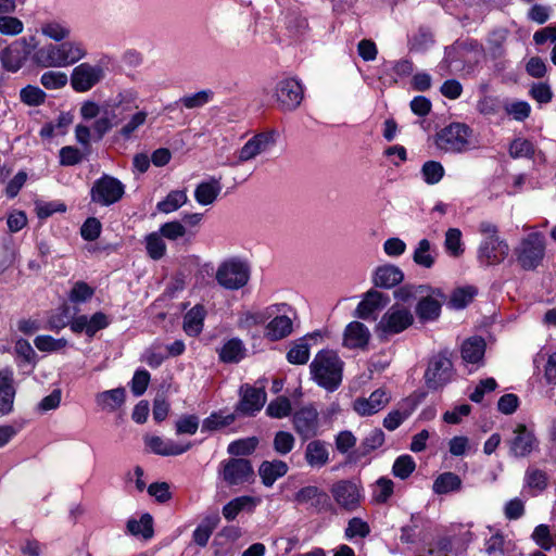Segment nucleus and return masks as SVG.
I'll return each mask as SVG.
<instances>
[{
	"instance_id": "nucleus-18",
	"label": "nucleus",
	"mask_w": 556,
	"mask_h": 556,
	"mask_svg": "<svg viewBox=\"0 0 556 556\" xmlns=\"http://www.w3.org/2000/svg\"><path fill=\"white\" fill-rule=\"evenodd\" d=\"M390 401V396L383 389H377L367 399L355 400L353 406L357 414L370 416L382 409Z\"/></svg>"
},
{
	"instance_id": "nucleus-42",
	"label": "nucleus",
	"mask_w": 556,
	"mask_h": 556,
	"mask_svg": "<svg viewBox=\"0 0 556 556\" xmlns=\"http://www.w3.org/2000/svg\"><path fill=\"white\" fill-rule=\"evenodd\" d=\"M214 92L211 89L200 90L198 92L181 97L176 103L184 108L192 110L199 109L213 100Z\"/></svg>"
},
{
	"instance_id": "nucleus-14",
	"label": "nucleus",
	"mask_w": 556,
	"mask_h": 556,
	"mask_svg": "<svg viewBox=\"0 0 556 556\" xmlns=\"http://www.w3.org/2000/svg\"><path fill=\"white\" fill-rule=\"evenodd\" d=\"M110 325V318L102 312H97L91 316L79 315L72 319L70 327L75 333H86L92 338L98 331Z\"/></svg>"
},
{
	"instance_id": "nucleus-25",
	"label": "nucleus",
	"mask_w": 556,
	"mask_h": 556,
	"mask_svg": "<svg viewBox=\"0 0 556 556\" xmlns=\"http://www.w3.org/2000/svg\"><path fill=\"white\" fill-rule=\"evenodd\" d=\"M370 338V332L368 328L359 323L352 321L350 323L344 331V345L351 349L364 348Z\"/></svg>"
},
{
	"instance_id": "nucleus-58",
	"label": "nucleus",
	"mask_w": 556,
	"mask_h": 556,
	"mask_svg": "<svg viewBox=\"0 0 556 556\" xmlns=\"http://www.w3.org/2000/svg\"><path fill=\"white\" fill-rule=\"evenodd\" d=\"M34 343L39 351L53 352L65 348L67 341L65 339H54L51 336H38Z\"/></svg>"
},
{
	"instance_id": "nucleus-59",
	"label": "nucleus",
	"mask_w": 556,
	"mask_h": 556,
	"mask_svg": "<svg viewBox=\"0 0 556 556\" xmlns=\"http://www.w3.org/2000/svg\"><path fill=\"white\" fill-rule=\"evenodd\" d=\"M93 293V289L86 282L77 281L70 292V300L76 304L85 303L92 298Z\"/></svg>"
},
{
	"instance_id": "nucleus-60",
	"label": "nucleus",
	"mask_w": 556,
	"mask_h": 556,
	"mask_svg": "<svg viewBox=\"0 0 556 556\" xmlns=\"http://www.w3.org/2000/svg\"><path fill=\"white\" fill-rule=\"evenodd\" d=\"M294 446V437L287 431H279L274 439L275 451L281 455H286L292 451Z\"/></svg>"
},
{
	"instance_id": "nucleus-24",
	"label": "nucleus",
	"mask_w": 556,
	"mask_h": 556,
	"mask_svg": "<svg viewBox=\"0 0 556 556\" xmlns=\"http://www.w3.org/2000/svg\"><path fill=\"white\" fill-rule=\"evenodd\" d=\"M294 500L300 505L313 508L316 511L326 509L329 506V496L318 489H300Z\"/></svg>"
},
{
	"instance_id": "nucleus-29",
	"label": "nucleus",
	"mask_w": 556,
	"mask_h": 556,
	"mask_svg": "<svg viewBox=\"0 0 556 556\" xmlns=\"http://www.w3.org/2000/svg\"><path fill=\"white\" fill-rule=\"evenodd\" d=\"M220 191V182L212 178L198 185L194 190V198L200 205H210L216 200Z\"/></svg>"
},
{
	"instance_id": "nucleus-4",
	"label": "nucleus",
	"mask_w": 556,
	"mask_h": 556,
	"mask_svg": "<svg viewBox=\"0 0 556 556\" xmlns=\"http://www.w3.org/2000/svg\"><path fill=\"white\" fill-rule=\"evenodd\" d=\"M479 231L483 236L477 253L480 264L489 267L503 263L509 254V245L498 236L497 226L484 220L480 223Z\"/></svg>"
},
{
	"instance_id": "nucleus-43",
	"label": "nucleus",
	"mask_w": 556,
	"mask_h": 556,
	"mask_svg": "<svg viewBox=\"0 0 556 556\" xmlns=\"http://www.w3.org/2000/svg\"><path fill=\"white\" fill-rule=\"evenodd\" d=\"M333 497L346 510L355 509L361 500L357 489H333Z\"/></svg>"
},
{
	"instance_id": "nucleus-55",
	"label": "nucleus",
	"mask_w": 556,
	"mask_h": 556,
	"mask_svg": "<svg viewBox=\"0 0 556 556\" xmlns=\"http://www.w3.org/2000/svg\"><path fill=\"white\" fill-rule=\"evenodd\" d=\"M23 22L14 16L1 15L0 16V34L5 36H16L23 33Z\"/></svg>"
},
{
	"instance_id": "nucleus-20",
	"label": "nucleus",
	"mask_w": 556,
	"mask_h": 556,
	"mask_svg": "<svg viewBox=\"0 0 556 556\" xmlns=\"http://www.w3.org/2000/svg\"><path fill=\"white\" fill-rule=\"evenodd\" d=\"M15 389L13 387V371L9 368L0 369V415H8L13 409Z\"/></svg>"
},
{
	"instance_id": "nucleus-23",
	"label": "nucleus",
	"mask_w": 556,
	"mask_h": 556,
	"mask_svg": "<svg viewBox=\"0 0 556 556\" xmlns=\"http://www.w3.org/2000/svg\"><path fill=\"white\" fill-rule=\"evenodd\" d=\"M98 407L106 413H113L119 409L126 401V390L123 387L99 392L96 395Z\"/></svg>"
},
{
	"instance_id": "nucleus-17",
	"label": "nucleus",
	"mask_w": 556,
	"mask_h": 556,
	"mask_svg": "<svg viewBox=\"0 0 556 556\" xmlns=\"http://www.w3.org/2000/svg\"><path fill=\"white\" fill-rule=\"evenodd\" d=\"M146 445L151 452L162 456H176L187 452L191 444H179L170 439H165L157 435L146 438Z\"/></svg>"
},
{
	"instance_id": "nucleus-21",
	"label": "nucleus",
	"mask_w": 556,
	"mask_h": 556,
	"mask_svg": "<svg viewBox=\"0 0 556 556\" xmlns=\"http://www.w3.org/2000/svg\"><path fill=\"white\" fill-rule=\"evenodd\" d=\"M276 143L274 131L260 132L245 142V161L270 151Z\"/></svg>"
},
{
	"instance_id": "nucleus-33",
	"label": "nucleus",
	"mask_w": 556,
	"mask_h": 556,
	"mask_svg": "<svg viewBox=\"0 0 556 556\" xmlns=\"http://www.w3.org/2000/svg\"><path fill=\"white\" fill-rule=\"evenodd\" d=\"M288 466L282 460L264 462L260 467V476L265 485H271L278 478L285 476Z\"/></svg>"
},
{
	"instance_id": "nucleus-54",
	"label": "nucleus",
	"mask_w": 556,
	"mask_h": 556,
	"mask_svg": "<svg viewBox=\"0 0 556 556\" xmlns=\"http://www.w3.org/2000/svg\"><path fill=\"white\" fill-rule=\"evenodd\" d=\"M477 290L473 287L457 288L451 295V304L455 308H464L467 306L476 295Z\"/></svg>"
},
{
	"instance_id": "nucleus-34",
	"label": "nucleus",
	"mask_w": 556,
	"mask_h": 556,
	"mask_svg": "<svg viewBox=\"0 0 556 556\" xmlns=\"http://www.w3.org/2000/svg\"><path fill=\"white\" fill-rule=\"evenodd\" d=\"M329 458L327 446L321 441H312L307 444L305 451V459L312 467L324 466Z\"/></svg>"
},
{
	"instance_id": "nucleus-13",
	"label": "nucleus",
	"mask_w": 556,
	"mask_h": 556,
	"mask_svg": "<svg viewBox=\"0 0 556 556\" xmlns=\"http://www.w3.org/2000/svg\"><path fill=\"white\" fill-rule=\"evenodd\" d=\"M318 426V412L312 405L304 406L293 414V427L303 440L315 437Z\"/></svg>"
},
{
	"instance_id": "nucleus-27",
	"label": "nucleus",
	"mask_w": 556,
	"mask_h": 556,
	"mask_svg": "<svg viewBox=\"0 0 556 556\" xmlns=\"http://www.w3.org/2000/svg\"><path fill=\"white\" fill-rule=\"evenodd\" d=\"M40 33L52 40V43H56L68 39L72 34V28L66 22L51 20L41 24Z\"/></svg>"
},
{
	"instance_id": "nucleus-19",
	"label": "nucleus",
	"mask_w": 556,
	"mask_h": 556,
	"mask_svg": "<svg viewBox=\"0 0 556 556\" xmlns=\"http://www.w3.org/2000/svg\"><path fill=\"white\" fill-rule=\"evenodd\" d=\"M389 302V299L383 293L377 290H369L364 295V299L356 307V316L362 319H369L375 312L383 308Z\"/></svg>"
},
{
	"instance_id": "nucleus-38",
	"label": "nucleus",
	"mask_w": 556,
	"mask_h": 556,
	"mask_svg": "<svg viewBox=\"0 0 556 556\" xmlns=\"http://www.w3.org/2000/svg\"><path fill=\"white\" fill-rule=\"evenodd\" d=\"M218 522V515L206 517L193 531V541L200 546H205Z\"/></svg>"
},
{
	"instance_id": "nucleus-10",
	"label": "nucleus",
	"mask_w": 556,
	"mask_h": 556,
	"mask_svg": "<svg viewBox=\"0 0 556 556\" xmlns=\"http://www.w3.org/2000/svg\"><path fill=\"white\" fill-rule=\"evenodd\" d=\"M304 90L302 84L295 78H285L277 83L275 99L279 110L294 111L302 102Z\"/></svg>"
},
{
	"instance_id": "nucleus-40",
	"label": "nucleus",
	"mask_w": 556,
	"mask_h": 556,
	"mask_svg": "<svg viewBox=\"0 0 556 556\" xmlns=\"http://www.w3.org/2000/svg\"><path fill=\"white\" fill-rule=\"evenodd\" d=\"M188 200L186 190L170 191L166 198L156 204V208L165 214L173 213L186 204Z\"/></svg>"
},
{
	"instance_id": "nucleus-50",
	"label": "nucleus",
	"mask_w": 556,
	"mask_h": 556,
	"mask_svg": "<svg viewBox=\"0 0 556 556\" xmlns=\"http://www.w3.org/2000/svg\"><path fill=\"white\" fill-rule=\"evenodd\" d=\"M242 343L239 339L227 341L219 351V358L224 363H238L241 358Z\"/></svg>"
},
{
	"instance_id": "nucleus-61",
	"label": "nucleus",
	"mask_w": 556,
	"mask_h": 556,
	"mask_svg": "<svg viewBox=\"0 0 556 556\" xmlns=\"http://www.w3.org/2000/svg\"><path fill=\"white\" fill-rule=\"evenodd\" d=\"M476 109L482 115H494L500 110V101L494 96L483 94L478 100Z\"/></svg>"
},
{
	"instance_id": "nucleus-28",
	"label": "nucleus",
	"mask_w": 556,
	"mask_h": 556,
	"mask_svg": "<svg viewBox=\"0 0 556 556\" xmlns=\"http://www.w3.org/2000/svg\"><path fill=\"white\" fill-rule=\"evenodd\" d=\"M267 336L270 341H278L287 338L293 330V323L287 315H279L266 325Z\"/></svg>"
},
{
	"instance_id": "nucleus-62",
	"label": "nucleus",
	"mask_w": 556,
	"mask_h": 556,
	"mask_svg": "<svg viewBox=\"0 0 556 556\" xmlns=\"http://www.w3.org/2000/svg\"><path fill=\"white\" fill-rule=\"evenodd\" d=\"M150 382V374L146 369L137 370L130 381V389L134 395H142Z\"/></svg>"
},
{
	"instance_id": "nucleus-2",
	"label": "nucleus",
	"mask_w": 556,
	"mask_h": 556,
	"mask_svg": "<svg viewBox=\"0 0 556 556\" xmlns=\"http://www.w3.org/2000/svg\"><path fill=\"white\" fill-rule=\"evenodd\" d=\"M87 48L80 40L65 39L48 42L31 54V63L40 68H60L72 66L87 56Z\"/></svg>"
},
{
	"instance_id": "nucleus-32",
	"label": "nucleus",
	"mask_w": 556,
	"mask_h": 556,
	"mask_svg": "<svg viewBox=\"0 0 556 556\" xmlns=\"http://www.w3.org/2000/svg\"><path fill=\"white\" fill-rule=\"evenodd\" d=\"M419 300L416 314L421 321L434 320L439 317L441 312V302L430 295H421Z\"/></svg>"
},
{
	"instance_id": "nucleus-8",
	"label": "nucleus",
	"mask_w": 556,
	"mask_h": 556,
	"mask_svg": "<svg viewBox=\"0 0 556 556\" xmlns=\"http://www.w3.org/2000/svg\"><path fill=\"white\" fill-rule=\"evenodd\" d=\"M414 321L412 312L399 304L388 308L377 324L376 331L381 338H388L406 330Z\"/></svg>"
},
{
	"instance_id": "nucleus-7",
	"label": "nucleus",
	"mask_w": 556,
	"mask_h": 556,
	"mask_svg": "<svg viewBox=\"0 0 556 556\" xmlns=\"http://www.w3.org/2000/svg\"><path fill=\"white\" fill-rule=\"evenodd\" d=\"M545 239L542 233H529L515 249L517 263L525 270L535 269L545 256Z\"/></svg>"
},
{
	"instance_id": "nucleus-11",
	"label": "nucleus",
	"mask_w": 556,
	"mask_h": 556,
	"mask_svg": "<svg viewBox=\"0 0 556 556\" xmlns=\"http://www.w3.org/2000/svg\"><path fill=\"white\" fill-rule=\"evenodd\" d=\"M453 364L446 352H441L431 357L425 372L428 388L437 390L445 386L452 378Z\"/></svg>"
},
{
	"instance_id": "nucleus-30",
	"label": "nucleus",
	"mask_w": 556,
	"mask_h": 556,
	"mask_svg": "<svg viewBox=\"0 0 556 556\" xmlns=\"http://www.w3.org/2000/svg\"><path fill=\"white\" fill-rule=\"evenodd\" d=\"M311 345L307 337L295 340L289 348L286 358L292 365H304L308 362Z\"/></svg>"
},
{
	"instance_id": "nucleus-26",
	"label": "nucleus",
	"mask_w": 556,
	"mask_h": 556,
	"mask_svg": "<svg viewBox=\"0 0 556 556\" xmlns=\"http://www.w3.org/2000/svg\"><path fill=\"white\" fill-rule=\"evenodd\" d=\"M485 352V341L481 337H471L462 344V358L468 364L482 362Z\"/></svg>"
},
{
	"instance_id": "nucleus-48",
	"label": "nucleus",
	"mask_w": 556,
	"mask_h": 556,
	"mask_svg": "<svg viewBox=\"0 0 556 556\" xmlns=\"http://www.w3.org/2000/svg\"><path fill=\"white\" fill-rule=\"evenodd\" d=\"M235 420V414L224 412L213 413L202 422V431H214L229 426Z\"/></svg>"
},
{
	"instance_id": "nucleus-36",
	"label": "nucleus",
	"mask_w": 556,
	"mask_h": 556,
	"mask_svg": "<svg viewBox=\"0 0 556 556\" xmlns=\"http://www.w3.org/2000/svg\"><path fill=\"white\" fill-rule=\"evenodd\" d=\"M220 473L224 482L233 485L243 479V459L232 458L222 465Z\"/></svg>"
},
{
	"instance_id": "nucleus-6",
	"label": "nucleus",
	"mask_w": 556,
	"mask_h": 556,
	"mask_svg": "<svg viewBox=\"0 0 556 556\" xmlns=\"http://www.w3.org/2000/svg\"><path fill=\"white\" fill-rule=\"evenodd\" d=\"M40 48L35 36L22 37L14 40L9 47L1 51L0 60L2 66L12 73H16L29 59L31 54Z\"/></svg>"
},
{
	"instance_id": "nucleus-22",
	"label": "nucleus",
	"mask_w": 556,
	"mask_h": 556,
	"mask_svg": "<svg viewBox=\"0 0 556 556\" xmlns=\"http://www.w3.org/2000/svg\"><path fill=\"white\" fill-rule=\"evenodd\" d=\"M404 274L395 265L386 264L376 268L372 282L376 287L390 289L402 282Z\"/></svg>"
},
{
	"instance_id": "nucleus-39",
	"label": "nucleus",
	"mask_w": 556,
	"mask_h": 556,
	"mask_svg": "<svg viewBox=\"0 0 556 556\" xmlns=\"http://www.w3.org/2000/svg\"><path fill=\"white\" fill-rule=\"evenodd\" d=\"M271 315V307L251 308L245 312V329H266Z\"/></svg>"
},
{
	"instance_id": "nucleus-56",
	"label": "nucleus",
	"mask_w": 556,
	"mask_h": 556,
	"mask_svg": "<svg viewBox=\"0 0 556 556\" xmlns=\"http://www.w3.org/2000/svg\"><path fill=\"white\" fill-rule=\"evenodd\" d=\"M159 232L163 238H166L170 241H176L186 236L187 229L180 222L174 220L163 224L159 228Z\"/></svg>"
},
{
	"instance_id": "nucleus-12",
	"label": "nucleus",
	"mask_w": 556,
	"mask_h": 556,
	"mask_svg": "<svg viewBox=\"0 0 556 556\" xmlns=\"http://www.w3.org/2000/svg\"><path fill=\"white\" fill-rule=\"evenodd\" d=\"M105 76L102 66L80 63L74 67L71 75L72 88L77 92H87L99 84Z\"/></svg>"
},
{
	"instance_id": "nucleus-63",
	"label": "nucleus",
	"mask_w": 556,
	"mask_h": 556,
	"mask_svg": "<svg viewBox=\"0 0 556 556\" xmlns=\"http://www.w3.org/2000/svg\"><path fill=\"white\" fill-rule=\"evenodd\" d=\"M526 486H544L548 481L547 473L534 466L527 469L525 475Z\"/></svg>"
},
{
	"instance_id": "nucleus-57",
	"label": "nucleus",
	"mask_w": 556,
	"mask_h": 556,
	"mask_svg": "<svg viewBox=\"0 0 556 556\" xmlns=\"http://www.w3.org/2000/svg\"><path fill=\"white\" fill-rule=\"evenodd\" d=\"M427 291V286L405 285L394 291V296L399 301L408 302L410 300L417 299L419 295H424Z\"/></svg>"
},
{
	"instance_id": "nucleus-3",
	"label": "nucleus",
	"mask_w": 556,
	"mask_h": 556,
	"mask_svg": "<svg viewBox=\"0 0 556 556\" xmlns=\"http://www.w3.org/2000/svg\"><path fill=\"white\" fill-rule=\"evenodd\" d=\"M343 366V361L334 351H319L309 364L311 378L318 387L333 392L342 382Z\"/></svg>"
},
{
	"instance_id": "nucleus-53",
	"label": "nucleus",
	"mask_w": 556,
	"mask_h": 556,
	"mask_svg": "<svg viewBox=\"0 0 556 556\" xmlns=\"http://www.w3.org/2000/svg\"><path fill=\"white\" fill-rule=\"evenodd\" d=\"M416 463L410 455L399 456L392 467L395 477L406 479L415 470Z\"/></svg>"
},
{
	"instance_id": "nucleus-15",
	"label": "nucleus",
	"mask_w": 556,
	"mask_h": 556,
	"mask_svg": "<svg viewBox=\"0 0 556 556\" xmlns=\"http://www.w3.org/2000/svg\"><path fill=\"white\" fill-rule=\"evenodd\" d=\"M538 446L536 439L525 425H518L509 440L510 453L516 457L528 456Z\"/></svg>"
},
{
	"instance_id": "nucleus-31",
	"label": "nucleus",
	"mask_w": 556,
	"mask_h": 556,
	"mask_svg": "<svg viewBox=\"0 0 556 556\" xmlns=\"http://www.w3.org/2000/svg\"><path fill=\"white\" fill-rule=\"evenodd\" d=\"M205 312L203 306L195 305L184 317V330L188 336L197 337L203 329Z\"/></svg>"
},
{
	"instance_id": "nucleus-5",
	"label": "nucleus",
	"mask_w": 556,
	"mask_h": 556,
	"mask_svg": "<svg viewBox=\"0 0 556 556\" xmlns=\"http://www.w3.org/2000/svg\"><path fill=\"white\" fill-rule=\"evenodd\" d=\"M472 130L463 123H452L437 132L434 143L445 153H462L471 144Z\"/></svg>"
},
{
	"instance_id": "nucleus-47",
	"label": "nucleus",
	"mask_w": 556,
	"mask_h": 556,
	"mask_svg": "<svg viewBox=\"0 0 556 556\" xmlns=\"http://www.w3.org/2000/svg\"><path fill=\"white\" fill-rule=\"evenodd\" d=\"M47 93L37 86L27 85L20 91V100L29 106H38L45 103Z\"/></svg>"
},
{
	"instance_id": "nucleus-45",
	"label": "nucleus",
	"mask_w": 556,
	"mask_h": 556,
	"mask_svg": "<svg viewBox=\"0 0 556 556\" xmlns=\"http://www.w3.org/2000/svg\"><path fill=\"white\" fill-rule=\"evenodd\" d=\"M414 262L425 268H431L434 264V256L431 253V243L428 239H422L418 242L414 254Z\"/></svg>"
},
{
	"instance_id": "nucleus-35",
	"label": "nucleus",
	"mask_w": 556,
	"mask_h": 556,
	"mask_svg": "<svg viewBox=\"0 0 556 556\" xmlns=\"http://www.w3.org/2000/svg\"><path fill=\"white\" fill-rule=\"evenodd\" d=\"M266 403L265 386L245 388V415L260 412Z\"/></svg>"
},
{
	"instance_id": "nucleus-41",
	"label": "nucleus",
	"mask_w": 556,
	"mask_h": 556,
	"mask_svg": "<svg viewBox=\"0 0 556 556\" xmlns=\"http://www.w3.org/2000/svg\"><path fill=\"white\" fill-rule=\"evenodd\" d=\"M147 254L154 261L166 254V243L159 231L151 232L144 238Z\"/></svg>"
},
{
	"instance_id": "nucleus-9",
	"label": "nucleus",
	"mask_w": 556,
	"mask_h": 556,
	"mask_svg": "<svg viewBox=\"0 0 556 556\" xmlns=\"http://www.w3.org/2000/svg\"><path fill=\"white\" fill-rule=\"evenodd\" d=\"M125 193L124 184L108 174L98 178L90 190L91 201L102 206H110L118 202Z\"/></svg>"
},
{
	"instance_id": "nucleus-49",
	"label": "nucleus",
	"mask_w": 556,
	"mask_h": 556,
	"mask_svg": "<svg viewBox=\"0 0 556 556\" xmlns=\"http://www.w3.org/2000/svg\"><path fill=\"white\" fill-rule=\"evenodd\" d=\"M67 83V75L59 71H47L40 76V84L48 90L62 89Z\"/></svg>"
},
{
	"instance_id": "nucleus-1",
	"label": "nucleus",
	"mask_w": 556,
	"mask_h": 556,
	"mask_svg": "<svg viewBox=\"0 0 556 556\" xmlns=\"http://www.w3.org/2000/svg\"><path fill=\"white\" fill-rule=\"evenodd\" d=\"M140 103L142 99L139 90L136 87H125L121 88L108 104L112 111H118L123 115L117 118L122 124L117 134L123 140L134 139L149 119V112L140 109Z\"/></svg>"
},
{
	"instance_id": "nucleus-64",
	"label": "nucleus",
	"mask_w": 556,
	"mask_h": 556,
	"mask_svg": "<svg viewBox=\"0 0 556 556\" xmlns=\"http://www.w3.org/2000/svg\"><path fill=\"white\" fill-rule=\"evenodd\" d=\"M60 164L63 166H74L83 161V153L79 149L66 146L60 150Z\"/></svg>"
},
{
	"instance_id": "nucleus-37",
	"label": "nucleus",
	"mask_w": 556,
	"mask_h": 556,
	"mask_svg": "<svg viewBox=\"0 0 556 556\" xmlns=\"http://www.w3.org/2000/svg\"><path fill=\"white\" fill-rule=\"evenodd\" d=\"M127 529L132 535L149 540L153 536V519L151 515L144 514L139 520H128Z\"/></svg>"
},
{
	"instance_id": "nucleus-44",
	"label": "nucleus",
	"mask_w": 556,
	"mask_h": 556,
	"mask_svg": "<svg viewBox=\"0 0 556 556\" xmlns=\"http://www.w3.org/2000/svg\"><path fill=\"white\" fill-rule=\"evenodd\" d=\"M420 174L427 185H437L444 177L445 169L438 161H427L422 164Z\"/></svg>"
},
{
	"instance_id": "nucleus-16",
	"label": "nucleus",
	"mask_w": 556,
	"mask_h": 556,
	"mask_svg": "<svg viewBox=\"0 0 556 556\" xmlns=\"http://www.w3.org/2000/svg\"><path fill=\"white\" fill-rule=\"evenodd\" d=\"M216 279L228 289H239L243 286V263L241 261L225 262L217 270Z\"/></svg>"
},
{
	"instance_id": "nucleus-51",
	"label": "nucleus",
	"mask_w": 556,
	"mask_h": 556,
	"mask_svg": "<svg viewBox=\"0 0 556 556\" xmlns=\"http://www.w3.org/2000/svg\"><path fill=\"white\" fill-rule=\"evenodd\" d=\"M444 247L447 253L458 257L464 253L462 232L458 228H450L445 233Z\"/></svg>"
},
{
	"instance_id": "nucleus-46",
	"label": "nucleus",
	"mask_w": 556,
	"mask_h": 556,
	"mask_svg": "<svg viewBox=\"0 0 556 556\" xmlns=\"http://www.w3.org/2000/svg\"><path fill=\"white\" fill-rule=\"evenodd\" d=\"M245 336L250 341V349L253 354L265 351L269 342L266 329H245Z\"/></svg>"
},
{
	"instance_id": "nucleus-52",
	"label": "nucleus",
	"mask_w": 556,
	"mask_h": 556,
	"mask_svg": "<svg viewBox=\"0 0 556 556\" xmlns=\"http://www.w3.org/2000/svg\"><path fill=\"white\" fill-rule=\"evenodd\" d=\"M291 413V402L286 396H278L266 407V414L271 418H283Z\"/></svg>"
}]
</instances>
